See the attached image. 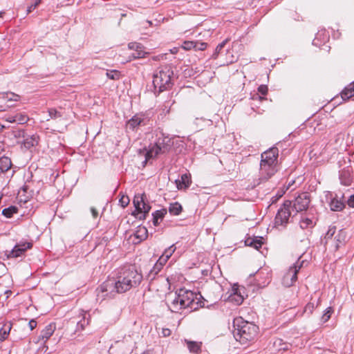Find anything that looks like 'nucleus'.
Wrapping results in <instances>:
<instances>
[{
	"instance_id": "49530a36",
	"label": "nucleus",
	"mask_w": 354,
	"mask_h": 354,
	"mask_svg": "<svg viewBox=\"0 0 354 354\" xmlns=\"http://www.w3.org/2000/svg\"><path fill=\"white\" fill-rule=\"evenodd\" d=\"M41 0H35V2L32 4H31L28 8V12H32V10H35L37 6L41 3Z\"/></svg>"
},
{
	"instance_id": "5fc2aeb1",
	"label": "nucleus",
	"mask_w": 354,
	"mask_h": 354,
	"mask_svg": "<svg viewBox=\"0 0 354 354\" xmlns=\"http://www.w3.org/2000/svg\"><path fill=\"white\" fill-rule=\"evenodd\" d=\"M259 99L260 100H265L266 98L264 97H261L259 96L257 93V94H254L252 97V99Z\"/></svg>"
},
{
	"instance_id": "f03ea898",
	"label": "nucleus",
	"mask_w": 354,
	"mask_h": 354,
	"mask_svg": "<svg viewBox=\"0 0 354 354\" xmlns=\"http://www.w3.org/2000/svg\"><path fill=\"white\" fill-rule=\"evenodd\" d=\"M201 297L200 294L181 288L173 298H168L167 304L173 313H180L185 309H189L192 312L205 306L204 302L200 299Z\"/></svg>"
},
{
	"instance_id": "2eb2a0df",
	"label": "nucleus",
	"mask_w": 354,
	"mask_h": 354,
	"mask_svg": "<svg viewBox=\"0 0 354 354\" xmlns=\"http://www.w3.org/2000/svg\"><path fill=\"white\" fill-rule=\"evenodd\" d=\"M133 341L130 335L124 336L122 340H117L112 344L110 348L115 347H124L127 351L132 349Z\"/></svg>"
},
{
	"instance_id": "4be33fe9",
	"label": "nucleus",
	"mask_w": 354,
	"mask_h": 354,
	"mask_svg": "<svg viewBox=\"0 0 354 354\" xmlns=\"http://www.w3.org/2000/svg\"><path fill=\"white\" fill-rule=\"evenodd\" d=\"M176 183L178 189H185L190 185V176L187 174H183L180 180H176Z\"/></svg>"
},
{
	"instance_id": "bf43d9fd",
	"label": "nucleus",
	"mask_w": 354,
	"mask_h": 354,
	"mask_svg": "<svg viewBox=\"0 0 354 354\" xmlns=\"http://www.w3.org/2000/svg\"><path fill=\"white\" fill-rule=\"evenodd\" d=\"M206 122H207L208 124H212V122L210 120H207Z\"/></svg>"
},
{
	"instance_id": "aec40b11",
	"label": "nucleus",
	"mask_w": 354,
	"mask_h": 354,
	"mask_svg": "<svg viewBox=\"0 0 354 354\" xmlns=\"http://www.w3.org/2000/svg\"><path fill=\"white\" fill-rule=\"evenodd\" d=\"M55 329V326L53 324H48L45 327L44 330H41L39 338L44 342H46L52 336Z\"/></svg>"
},
{
	"instance_id": "58836bf2",
	"label": "nucleus",
	"mask_w": 354,
	"mask_h": 354,
	"mask_svg": "<svg viewBox=\"0 0 354 354\" xmlns=\"http://www.w3.org/2000/svg\"><path fill=\"white\" fill-rule=\"evenodd\" d=\"M313 225V221L308 218H302L300 221V227L306 229Z\"/></svg>"
},
{
	"instance_id": "9d476101",
	"label": "nucleus",
	"mask_w": 354,
	"mask_h": 354,
	"mask_svg": "<svg viewBox=\"0 0 354 354\" xmlns=\"http://www.w3.org/2000/svg\"><path fill=\"white\" fill-rule=\"evenodd\" d=\"M149 118L145 113H140L133 115L127 121V127L132 131H135L140 126H145L149 124Z\"/></svg>"
},
{
	"instance_id": "37998d69",
	"label": "nucleus",
	"mask_w": 354,
	"mask_h": 354,
	"mask_svg": "<svg viewBox=\"0 0 354 354\" xmlns=\"http://www.w3.org/2000/svg\"><path fill=\"white\" fill-rule=\"evenodd\" d=\"M335 231H336V227L335 226H330L326 234L325 239L327 240L329 239H332V237L333 236V235L335 233Z\"/></svg>"
},
{
	"instance_id": "c03bdc74",
	"label": "nucleus",
	"mask_w": 354,
	"mask_h": 354,
	"mask_svg": "<svg viewBox=\"0 0 354 354\" xmlns=\"http://www.w3.org/2000/svg\"><path fill=\"white\" fill-rule=\"evenodd\" d=\"M122 207H125L128 205L129 203V199L128 196H122L119 201Z\"/></svg>"
},
{
	"instance_id": "f704fd0d",
	"label": "nucleus",
	"mask_w": 354,
	"mask_h": 354,
	"mask_svg": "<svg viewBox=\"0 0 354 354\" xmlns=\"http://www.w3.org/2000/svg\"><path fill=\"white\" fill-rule=\"evenodd\" d=\"M17 207L15 206H10L8 208H5L2 211V214L7 218H10L14 214L17 212Z\"/></svg>"
},
{
	"instance_id": "6e6552de",
	"label": "nucleus",
	"mask_w": 354,
	"mask_h": 354,
	"mask_svg": "<svg viewBox=\"0 0 354 354\" xmlns=\"http://www.w3.org/2000/svg\"><path fill=\"white\" fill-rule=\"evenodd\" d=\"M301 257L289 268L287 272L284 274L282 279V283L286 287L292 286L297 280V273L302 268L304 261H301Z\"/></svg>"
},
{
	"instance_id": "1a4fd4ad",
	"label": "nucleus",
	"mask_w": 354,
	"mask_h": 354,
	"mask_svg": "<svg viewBox=\"0 0 354 354\" xmlns=\"http://www.w3.org/2000/svg\"><path fill=\"white\" fill-rule=\"evenodd\" d=\"M291 205V201H286L278 209L277 214L274 218V224L276 226H285L288 223L290 216Z\"/></svg>"
},
{
	"instance_id": "39448f33",
	"label": "nucleus",
	"mask_w": 354,
	"mask_h": 354,
	"mask_svg": "<svg viewBox=\"0 0 354 354\" xmlns=\"http://www.w3.org/2000/svg\"><path fill=\"white\" fill-rule=\"evenodd\" d=\"M234 327V337L236 341L241 344L254 339L259 327L253 323L243 320L241 317L236 318L233 322Z\"/></svg>"
},
{
	"instance_id": "69168bd1",
	"label": "nucleus",
	"mask_w": 354,
	"mask_h": 354,
	"mask_svg": "<svg viewBox=\"0 0 354 354\" xmlns=\"http://www.w3.org/2000/svg\"><path fill=\"white\" fill-rule=\"evenodd\" d=\"M3 12H0V17H2Z\"/></svg>"
},
{
	"instance_id": "4d7b16f0",
	"label": "nucleus",
	"mask_w": 354,
	"mask_h": 354,
	"mask_svg": "<svg viewBox=\"0 0 354 354\" xmlns=\"http://www.w3.org/2000/svg\"><path fill=\"white\" fill-rule=\"evenodd\" d=\"M5 294H6L7 295V297H8L9 295L12 294V291L11 290H6L5 292Z\"/></svg>"
},
{
	"instance_id": "423d86ee",
	"label": "nucleus",
	"mask_w": 354,
	"mask_h": 354,
	"mask_svg": "<svg viewBox=\"0 0 354 354\" xmlns=\"http://www.w3.org/2000/svg\"><path fill=\"white\" fill-rule=\"evenodd\" d=\"M174 72L169 66H163L158 68L153 75V85L155 92L158 93L169 89L173 83L171 77Z\"/></svg>"
},
{
	"instance_id": "9b49d317",
	"label": "nucleus",
	"mask_w": 354,
	"mask_h": 354,
	"mask_svg": "<svg viewBox=\"0 0 354 354\" xmlns=\"http://www.w3.org/2000/svg\"><path fill=\"white\" fill-rule=\"evenodd\" d=\"M310 203V195L307 192L299 194L295 200L293 207L297 212L306 210Z\"/></svg>"
},
{
	"instance_id": "7c9ffc66",
	"label": "nucleus",
	"mask_w": 354,
	"mask_h": 354,
	"mask_svg": "<svg viewBox=\"0 0 354 354\" xmlns=\"http://www.w3.org/2000/svg\"><path fill=\"white\" fill-rule=\"evenodd\" d=\"M346 239V233L344 230H339L335 237V248L337 250L341 245L344 244Z\"/></svg>"
},
{
	"instance_id": "c756f323",
	"label": "nucleus",
	"mask_w": 354,
	"mask_h": 354,
	"mask_svg": "<svg viewBox=\"0 0 354 354\" xmlns=\"http://www.w3.org/2000/svg\"><path fill=\"white\" fill-rule=\"evenodd\" d=\"M0 97L3 98L8 102H17L20 100V96L12 92H7L0 94Z\"/></svg>"
},
{
	"instance_id": "8fccbe9b",
	"label": "nucleus",
	"mask_w": 354,
	"mask_h": 354,
	"mask_svg": "<svg viewBox=\"0 0 354 354\" xmlns=\"http://www.w3.org/2000/svg\"><path fill=\"white\" fill-rule=\"evenodd\" d=\"M28 326L30 330H32L37 326V322L34 319H31L28 323Z\"/></svg>"
},
{
	"instance_id": "c9c22d12",
	"label": "nucleus",
	"mask_w": 354,
	"mask_h": 354,
	"mask_svg": "<svg viewBox=\"0 0 354 354\" xmlns=\"http://www.w3.org/2000/svg\"><path fill=\"white\" fill-rule=\"evenodd\" d=\"M228 39H226L224 41H223L221 43H220L216 48L214 53L212 55V57L214 59H216L218 54L220 53L221 50L225 47L226 44L227 43Z\"/></svg>"
},
{
	"instance_id": "ea45409f",
	"label": "nucleus",
	"mask_w": 354,
	"mask_h": 354,
	"mask_svg": "<svg viewBox=\"0 0 354 354\" xmlns=\"http://www.w3.org/2000/svg\"><path fill=\"white\" fill-rule=\"evenodd\" d=\"M182 48L187 50L196 48V42L192 41H185L182 44Z\"/></svg>"
},
{
	"instance_id": "a19ab883",
	"label": "nucleus",
	"mask_w": 354,
	"mask_h": 354,
	"mask_svg": "<svg viewBox=\"0 0 354 354\" xmlns=\"http://www.w3.org/2000/svg\"><path fill=\"white\" fill-rule=\"evenodd\" d=\"M227 64H232L237 61L239 56L234 55L230 50H227Z\"/></svg>"
},
{
	"instance_id": "f8f14e48",
	"label": "nucleus",
	"mask_w": 354,
	"mask_h": 354,
	"mask_svg": "<svg viewBox=\"0 0 354 354\" xmlns=\"http://www.w3.org/2000/svg\"><path fill=\"white\" fill-rule=\"evenodd\" d=\"M32 246L31 243L29 242H21L17 243L12 250L10 251H7V257L8 258H17L22 256L24 252L28 250L31 248Z\"/></svg>"
},
{
	"instance_id": "cd10ccee",
	"label": "nucleus",
	"mask_w": 354,
	"mask_h": 354,
	"mask_svg": "<svg viewBox=\"0 0 354 354\" xmlns=\"http://www.w3.org/2000/svg\"><path fill=\"white\" fill-rule=\"evenodd\" d=\"M167 214V210L165 209H162L160 210H156L152 214L153 216V224L155 226L158 225L160 221L162 220L164 216Z\"/></svg>"
},
{
	"instance_id": "4468645a",
	"label": "nucleus",
	"mask_w": 354,
	"mask_h": 354,
	"mask_svg": "<svg viewBox=\"0 0 354 354\" xmlns=\"http://www.w3.org/2000/svg\"><path fill=\"white\" fill-rule=\"evenodd\" d=\"M353 169L351 166H347L343 168L339 171V180L342 185L348 186L352 183V174Z\"/></svg>"
},
{
	"instance_id": "393cba45",
	"label": "nucleus",
	"mask_w": 354,
	"mask_h": 354,
	"mask_svg": "<svg viewBox=\"0 0 354 354\" xmlns=\"http://www.w3.org/2000/svg\"><path fill=\"white\" fill-rule=\"evenodd\" d=\"M320 303L319 299H313L311 298L310 301L306 305L304 308V313L308 315H311Z\"/></svg>"
},
{
	"instance_id": "6ab92c4d",
	"label": "nucleus",
	"mask_w": 354,
	"mask_h": 354,
	"mask_svg": "<svg viewBox=\"0 0 354 354\" xmlns=\"http://www.w3.org/2000/svg\"><path fill=\"white\" fill-rule=\"evenodd\" d=\"M147 236L148 230L147 227L142 225H139L134 233L135 239H137L136 243H140L142 241L145 240L147 238Z\"/></svg>"
},
{
	"instance_id": "a18cd8bd",
	"label": "nucleus",
	"mask_w": 354,
	"mask_h": 354,
	"mask_svg": "<svg viewBox=\"0 0 354 354\" xmlns=\"http://www.w3.org/2000/svg\"><path fill=\"white\" fill-rule=\"evenodd\" d=\"M268 91V88L266 85L262 84L258 87L259 93H260L261 94H262L263 95H266L267 94Z\"/></svg>"
},
{
	"instance_id": "2f4dec72",
	"label": "nucleus",
	"mask_w": 354,
	"mask_h": 354,
	"mask_svg": "<svg viewBox=\"0 0 354 354\" xmlns=\"http://www.w3.org/2000/svg\"><path fill=\"white\" fill-rule=\"evenodd\" d=\"M187 348L191 353H198L201 350V343L186 340Z\"/></svg>"
},
{
	"instance_id": "c85d7f7f",
	"label": "nucleus",
	"mask_w": 354,
	"mask_h": 354,
	"mask_svg": "<svg viewBox=\"0 0 354 354\" xmlns=\"http://www.w3.org/2000/svg\"><path fill=\"white\" fill-rule=\"evenodd\" d=\"M12 163L9 158L3 156L0 158V173L7 171L11 167Z\"/></svg>"
},
{
	"instance_id": "ddd939ff",
	"label": "nucleus",
	"mask_w": 354,
	"mask_h": 354,
	"mask_svg": "<svg viewBox=\"0 0 354 354\" xmlns=\"http://www.w3.org/2000/svg\"><path fill=\"white\" fill-rule=\"evenodd\" d=\"M129 49L134 50L131 57L133 59H140L145 57L147 53L144 50V47L142 44L137 42H131L128 45Z\"/></svg>"
},
{
	"instance_id": "79ce46f5",
	"label": "nucleus",
	"mask_w": 354,
	"mask_h": 354,
	"mask_svg": "<svg viewBox=\"0 0 354 354\" xmlns=\"http://www.w3.org/2000/svg\"><path fill=\"white\" fill-rule=\"evenodd\" d=\"M48 114L51 119H56L62 117V114L55 109H50Z\"/></svg>"
},
{
	"instance_id": "7ed1b4c3",
	"label": "nucleus",
	"mask_w": 354,
	"mask_h": 354,
	"mask_svg": "<svg viewBox=\"0 0 354 354\" xmlns=\"http://www.w3.org/2000/svg\"><path fill=\"white\" fill-rule=\"evenodd\" d=\"M149 140L151 142L145 155V161L159 154L167 153L173 145L171 138L160 129H156L151 133Z\"/></svg>"
},
{
	"instance_id": "a211bd4d",
	"label": "nucleus",
	"mask_w": 354,
	"mask_h": 354,
	"mask_svg": "<svg viewBox=\"0 0 354 354\" xmlns=\"http://www.w3.org/2000/svg\"><path fill=\"white\" fill-rule=\"evenodd\" d=\"M28 120V116L24 113H17L6 118V120L10 123L24 124Z\"/></svg>"
},
{
	"instance_id": "e2e57ef3",
	"label": "nucleus",
	"mask_w": 354,
	"mask_h": 354,
	"mask_svg": "<svg viewBox=\"0 0 354 354\" xmlns=\"http://www.w3.org/2000/svg\"><path fill=\"white\" fill-rule=\"evenodd\" d=\"M147 22L149 25H151V24H152V23H151V21H147Z\"/></svg>"
},
{
	"instance_id": "412c9836",
	"label": "nucleus",
	"mask_w": 354,
	"mask_h": 354,
	"mask_svg": "<svg viewBox=\"0 0 354 354\" xmlns=\"http://www.w3.org/2000/svg\"><path fill=\"white\" fill-rule=\"evenodd\" d=\"M329 205L330 209L334 212L341 211L345 207L344 203L341 199H338L337 196L331 198Z\"/></svg>"
},
{
	"instance_id": "603ef678",
	"label": "nucleus",
	"mask_w": 354,
	"mask_h": 354,
	"mask_svg": "<svg viewBox=\"0 0 354 354\" xmlns=\"http://www.w3.org/2000/svg\"><path fill=\"white\" fill-rule=\"evenodd\" d=\"M162 333L164 337L169 336L171 334V330L169 328H163Z\"/></svg>"
},
{
	"instance_id": "e433bc0d",
	"label": "nucleus",
	"mask_w": 354,
	"mask_h": 354,
	"mask_svg": "<svg viewBox=\"0 0 354 354\" xmlns=\"http://www.w3.org/2000/svg\"><path fill=\"white\" fill-rule=\"evenodd\" d=\"M333 313V310L331 307L327 308L325 310L324 313L323 314V315L322 317V319H321L322 322L323 323H326V322H328L329 320V319L330 318Z\"/></svg>"
},
{
	"instance_id": "09e8293b",
	"label": "nucleus",
	"mask_w": 354,
	"mask_h": 354,
	"mask_svg": "<svg viewBox=\"0 0 354 354\" xmlns=\"http://www.w3.org/2000/svg\"><path fill=\"white\" fill-rule=\"evenodd\" d=\"M348 205L351 207H354V194L351 195L347 201Z\"/></svg>"
},
{
	"instance_id": "4c0bfd02",
	"label": "nucleus",
	"mask_w": 354,
	"mask_h": 354,
	"mask_svg": "<svg viewBox=\"0 0 354 354\" xmlns=\"http://www.w3.org/2000/svg\"><path fill=\"white\" fill-rule=\"evenodd\" d=\"M10 329H11L10 326H8V327L4 326L3 328H1L0 329V340L1 341H3L7 338Z\"/></svg>"
},
{
	"instance_id": "052dcab7",
	"label": "nucleus",
	"mask_w": 354,
	"mask_h": 354,
	"mask_svg": "<svg viewBox=\"0 0 354 354\" xmlns=\"http://www.w3.org/2000/svg\"><path fill=\"white\" fill-rule=\"evenodd\" d=\"M5 111L2 106L0 105V111Z\"/></svg>"
},
{
	"instance_id": "b1692460",
	"label": "nucleus",
	"mask_w": 354,
	"mask_h": 354,
	"mask_svg": "<svg viewBox=\"0 0 354 354\" xmlns=\"http://www.w3.org/2000/svg\"><path fill=\"white\" fill-rule=\"evenodd\" d=\"M39 142V136L36 134L28 136L24 140V146L26 149L36 146Z\"/></svg>"
},
{
	"instance_id": "680f3d73",
	"label": "nucleus",
	"mask_w": 354,
	"mask_h": 354,
	"mask_svg": "<svg viewBox=\"0 0 354 354\" xmlns=\"http://www.w3.org/2000/svg\"><path fill=\"white\" fill-rule=\"evenodd\" d=\"M141 354H149V351H144V352H143L142 353H141Z\"/></svg>"
},
{
	"instance_id": "f257e3e1",
	"label": "nucleus",
	"mask_w": 354,
	"mask_h": 354,
	"mask_svg": "<svg viewBox=\"0 0 354 354\" xmlns=\"http://www.w3.org/2000/svg\"><path fill=\"white\" fill-rule=\"evenodd\" d=\"M142 280V275L133 268H122L117 279L113 282L108 281L100 286L102 297L107 296L108 292L124 293L137 287Z\"/></svg>"
},
{
	"instance_id": "0e129e2a",
	"label": "nucleus",
	"mask_w": 354,
	"mask_h": 354,
	"mask_svg": "<svg viewBox=\"0 0 354 354\" xmlns=\"http://www.w3.org/2000/svg\"><path fill=\"white\" fill-rule=\"evenodd\" d=\"M281 349L286 350L287 349L286 346L281 348Z\"/></svg>"
},
{
	"instance_id": "20e7f679",
	"label": "nucleus",
	"mask_w": 354,
	"mask_h": 354,
	"mask_svg": "<svg viewBox=\"0 0 354 354\" xmlns=\"http://www.w3.org/2000/svg\"><path fill=\"white\" fill-rule=\"evenodd\" d=\"M279 149L271 147L261 154L259 180L264 182L270 178L277 171Z\"/></svg>"
},
{
	"instance_id": "de8ad7c7",
	"label": "nucleus",
	"mask_w": 354,
	"mask_h": 354,
	"mask_svg": "<svg viewBox=\"0 0 354 354\" xmlns=\"http://www.w3.org/2000/svg\"><path fill=\"white\" fill-rule=\"evenodd\" d=\"M206 47H207V44H205V43L198 44L196 42V48H194V49L203 50L205 49Z\"/></svg>"
},
{
	"instance_id": "bb28decb",
	"label": "nucleus",
	"mask_w": 354,
	"mask_h": 354,
	"mask_svg": "<svg viewBox=\"0 0 354 354\" xmlns=\"http://www.w3.org/2000/svg\"><path fill=\"white\" fill-rule=\"evenodd\" d=\"M233 294L230 295V299L234 301L237 305H240L243 301V297L241 295L239 288L235 286L232 288Z\"/></svg>"
},
{
	"instance_id": "5701e85b",
	"label": "nucleus",
	"mask_w": 354,
	"mask_h": 354,
	"mask_svg": "<svg viewBox=\"0 0 354 354\" xmlns=\"http://www.w3.org/2000/svg\"><path fill=\"white\" fill-rule=\"evenodd\" d=\"M79 317L80 318L77 321V330H82L85 326L88 324V319L86 318V313L84 310L80 312Z\"/></svg>"
},
{
	"instance_id": "473e14b6",
	"label": "nucleus",
	"mask_w": 354,
	"mask_h": 354,
	"mask_svg": "<svg viewBox=\"0 0 354 354\" xmlns=\"http://www.w3.org/2000/svg\"><path fill=\"white\" fill-rule=\"evenodd\" d=\"M182 209L183 208L181 205L177 202L170 204L169 207V212L170 214L175 216L179 215L182 212Z\"/></svg>"
},
{
	"instance_id": "13d9d810",
	"label": "nucleus",
	"mask_w": 354,
	"mask_h": 354,
	"mask_svg": "<svg viewBox=\"0 0 354 354\" xmlns=\"http://www.w3.org/2000/svg\"><path fill=\"white\" fill-rule=\"evenodd\" d=\"M293 183H294V181H292L291 183L290 182V183H288V185L287 189H289V188H290V187L291 186V185H292V184H293Z\"/></svg>"
},
{
	"instance_id": "3c124183",
	"label": "nucleus",
	"mask_w": 354,
	"mask_h": 354,
	"mask_svg": "<svg viewBox=\"0 0 354 354\" xmlns=\"http://www.w3.org/2000/svg\"><path fill=\"white\" fill-rule=\"evenodd\" d=\"M162 268V266H157V263L155 264V266H153L151 272H153L155 274H157L160 270L161 268Z\"/></svg>"
},
{
	"instance_id": "0eeeda50",
	"label": "nucleus",
	"mask_w": 354,
	"mask_h": 354,
	"mask_svg": "<svg viewBox=\"0 0 354 354\" xmlns=\"http://www.w3.org/2000/svg\"><path fill=\"white\" fill-rule=\"evenodd\" d=\"M133 205L137 214L136 216L140 219H145L146 214L149 213L151 206L147 202V197L145 194H137L133 198Z\"/></svg>"
},
{
	"instance_id": "a878e982",
	"label": "nucleus",
	"mask_w": 354,
	"mask_h": 354,
	"mask_svg": "<svg viewBox=\"0 0 354 354\" xmlns=\"http://www.w3.org/2000/svg\"><path fill=\"white\" fill-rule=\"evenodd\" d=\"M341 95L344 100H347L354 96V82L348 84L342 91Z\"/></svg>"
},
{
	"instance_id": "dca6fc26",
	"label": "nucleus",
	"mask_w": 354,
	"mask_h": 354,
	"mask_svg": "<svg viewBox=\"0 0 354 354\" xmlns=\"http://www.w3.org/2000/svg\"><path fill=\"white\" fill-rule=\"evenodd\" d=\"M176 250V247L174 245H171L168 248L165 249L163 254L160 257L158 260L157 261V266H163L170 257L173 254V253Z\"/></svg>"
},
{
	"instance_id": "f3484780",
	"label": "nucleus",
	"mask_w": 354,
	"mask_h": 354,
	"mask_svg": "<svg viewBox=\"0 0 354 354\" xmlns=\"http://www.w3.org/2000/svg\"><path fill=\"white\" fill-rule=\"evenodd\" d=\"M245 244L247 246L252 247L259 250L263 245V237L256 236L254 238L248 237L245 241Z\"/></svg>"
},
{
	"instance_id": "72a5a7b5",
	"label": "nucleus",
	"mask_w": 354,
	"mask_h": 354,
	"mask_svg": "<svg viewBox=\"0 0 354 354\" xmlns=\"http://www.w3.org/2000/svg\"><path fill=\"white\" fill-rule=\"evenodd\" d=\"M106 77L113 80H118L121 77V73L119 71L117 70H111V71H107Z\"/></svg>"
},
{
	"instance_id": "864d4df0",
	"label": "nucleus",
	"mask_w": 354,
	"mask_h": 354,
	"mask_svg": "<svg viewBox=\"0 0 354 354\" xmlns=\"http://www.w3.org/2000/svg\"><path fill=\"white\" fill-rule=\"evenodd\" d=\"M91 212L93 218H97L98 216V212L94 207L91 208Z\"/></svg>"
},
{
	"instance_id": "6e6d98bb",
	"label": "nucleus",
	"mask_w": 354,
	"mask_h": 354,
	"mask_svg": "<svg viewBox=\"0 0 354 354\" xmlns=\"http://www.w3.org/2000/svg\"><path fill=\"white\" fill-rule=\"evenodd\" d=\"M281 196V195H279V196H276L274 197H272V203L277 201V200L280 198Z\"/></svg>"
}]
</instances>
